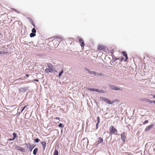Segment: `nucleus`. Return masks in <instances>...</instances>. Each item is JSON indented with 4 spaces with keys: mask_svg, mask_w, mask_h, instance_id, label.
I'll return each mask as SVG.
<instances>
[{
    "mask_svg": "<svg viewBox=\"0 0 155 155\" xmlns=\"http://www.w3.org/2000/svg\"><path fill=\"white\" fill-rule=\"evenodd\" d=\"M47 66L48 69L47 68L45 70L46 72H51L52 71H54V69L53 68V66L50 63H48Z\"/></svg>",
    "mask_w": 155,
    "mask_h": 155,
    "instance_id": "nucleus-1",
    "label": "nucleus"
},
{
    "mask_svg": "<svg viewBox=\"0 0 155 155\" xmlns=\"http://www.w3.org/2000/svg\"><path fill=\"white\" fill-rule=\"evenodd\" d=\"M54 38L52 40V41L54 43L55 42H57L56 44H58V43H59L60 41V39L61 38L60 37H58L57 36L53 37L51 38H49V39L50 40L51 39Z\"/></svg>",
    "mask_w": 155,
    "mask_h": 155,
    "instance_id": "nucleus-2",
    "label": "nucleus"
},
{
    "mask_svg": "<svg viewBox=\"0 0 155 155\" xmlns=\"http://www.w3.org/2000/svg\"><path fill=\"white\" fill-rule=\"evenodd\" d=\"M109 131L111 134H113L117 132V130L113 126H111L110 127Z\"/></svg>",
    "mask_w": 155,
    "mask_h": 155,
    "instance_id": "nucleus-3",
    "label": "nucleus"
},
{
    "mask_svg": "<svg viewBox=\"0 0 155 155\" xmlns=\"http://www.w3.org/2000/svg\"><path fill=\"white\" fill-rule=\"evenodd\" d=\"M82 142L84 146L87 147L89 143V141L87 138H84L82 140Z\"/></svg>",
    "mask_w": 155,
    "mask_h": 155,
    "instance_id": "nucleus-4",
    "label": "nucleus"
},
{
    "mask_svg": "<svg viewBox=\"0 0 155 155\" xmlns=\"http://www.w3.org/2000/svg\"><path fill=\"white\" fill-rule=\"evenodd\" d=\"M100 99L104 102L107 103L109 104H112V103H111L110 101L108 99H107L105 97H100Z\"/></svg>",
    "mask_w": 155,
    "mask_h": 155,
    "instance_id": "nucleus-5",
    "label": "nucleus"
},
{
    "mask_svg": "<svg viewBox=\"0 0 155 155\" xmlns=\"http://www.w3.org/2000/svg\"><path fill=\"white\" fill-rule=\"evenodd\" d=\"M15 148L17 150H19L22 152H25V149L24 148H23L22 147L18 146L17 145H15Z\"/></svg>",
    "mask_w": 155,
    "mask_h": 155,
    "instance_id": "nucleus-6",
    "label": "nucleus"
},
{
    "mask_svg": "<svg viewBox=\"0 0 155 155\" xmlns=\"http://www.w3.org/2000/svg\"><path fill=\"white\" fill-rule=\"evenodd\" d=\"M19 90L20 92L24 93L29 90V87H26L24 88L21 87L19 89Z\"/></svg>",
    "mask_w": 155,
    "mask_h": 155,
    "instance_id": "nucleus-7",
    "label": "nucleus"
},
{
    "mask_svg": "<svg viewBox=\"0 0 155 155\" xmlns=\"http://www.w3.org/2000/svg\"><path fill=\"white\" fill-rule=\"evenodd\" d=\"M121 139L123 141H125L126 138V133L123 132L120 134Z\"/></svg>",
    "mask_w": 155,
    "mask_h": 155,
    "instance_id": "nucleus-8",
    "label": "nucleus"
},
{
    "mask_svg": "<svg viewBox=\"0 0 155 155\" xmlns=\"http://www.w3.org/2000/svg\"><path fill=\"white\" fill-rule=\"evenodd\" d=\"M110 89L112 90H114L115 91H122V89L118 87H117L115 86H113V85H111L110 87Z\"/></svg>",
    "mask_w": 155,
    "mask_h": 155,
    "instance_id": "nucleus-9",
    "label": "nucleus"
},
{
    "mask_svg": "<svg viewBox=\"0 0 155 155\" xmlns=\"http://www.w3.org/2000/svg\"><path fill=\"white\" fill-rule=\"evenodd\" d=\"M78 38H79V42L80 43H81L80 45L82 47H84L85 45V44L82 38L79 37H78Z\"/></svg>",
    "mask_w": 155,
    "mask_h": 155,
    "instance_id": "nucleus-10",
    "label": "nucleus"
},
{
    "mask_svg": "<svg viewBox=\"0 0 155 155\" xmlns=\"http://www.w3.org/2000/svg\"><path fill=\"white\" fill-rule=\"evenodd\" d=\"M142 101L143 102H146L150 104H152V100H151L148 98H143L142 99Z\"/></svg>",
    "mask_w": 155,
    "mask_h": 155,
    "instance_id": "nucleus-11",
    "label": "nucleus"
},
{
    "mask_svg": "<svg viewBox=\"0 0 155 155\" xmlns=\"http://www.w3.org/2000/svg\"><path fill=\"white\" fill-rule=\"evenodd\" d=\"M154 126L153 124H151L148 127H147L145 129V131H147L151 129Z\"/></svg>",
    "mask_w": 155,
    "mask_h": 155,
    "instance_id": "nucleus-12",
    "label": "nucleus"
},
{
    "mask_svg": "<svg viewBox=\"0 0 155 155\" xmlns=\"http://www.w3.org/2000/svg\"><path fill=\"white\" fill-rule=\"evenodd\" d=\"M35 147V145L34 144L31 145L30 143L29 144V149L31 152L32 151V149Z\"/></svg>",
    "mask_w": 155,
    "mask_h": 155,
    "instance_id": "nucleus-13",
    "label": "nucleus"
},
{
    "mask_svg": "<svg viewBox=\"0 0 155 155\" xmlns=\"http://www.w3.org/2000/svg\"><path fill=\"white\" fill-rule=\"evenodd\" d=\"M88 89L89 91L93 92L94 91L96 92H97L98 91V89H97L88 88Z\"/></svg>",
    "mask_w": 155,
    "mask_h": 155,
    "instance_id": "nucleus-14",
    "label": "nucleus"
},
{
    "mask_svg": "<svg viewBox=\"0 0 155 155\" xmlns=\"http://www.w3.org/2000/svg\"><path fill=\"white\" fill-rule=\"evenodd\" d=\"M104 46L99 45L98 46L97 49L99 50H103L104 49Z\"/></svg>",
    "mask_w": 155,
    "mask_h": 155,
    "instance_id": "nucleus-15",
    "label": "nucleus"
},
{
    "mask_svg": "<svg viewBox=\"0 0 155 155\" xmlns=\"http://www.w3.org/2000/svg\"><path fill=\"white\" fill-rule=\"evenodd\" d=\"M103 138L99 137L98 138V140L97 141V142L98 143H102L103 142Z\"/></svg>",
    "mask_w": 155,
    "mask_h": 155,
    "instance_id": "nucleus-16",
    "label": "nucleus"
},
{
    "mask_svg": "<svg viewBox=\"0 0 155 155\" xmlns=\"http://www.w3.org/2000/svg\"><path fill=\"white\" fill-rule=\"evenodd\" d=\"M38 150V148H35L33 151V154L34 155H36L37 153Z\"/></svg>",
    "mask_w": 155,
    "mask_h": 155,
    "instance_id": "nucleus-17",
    "label": "nucleus"
},
{
    "mask_svg": "<svg viewBox=\"0 0 155 155\" xmlns=\"http://www.w3.org/2000/svg\"><path fill=\"white\" fill-rule=\"evenodd\" d=\"M30 22L31 24L34 27V28L35 27V25L34 23L33 20L32 19H30Z\"/></svg>",
    "mask_w": 155,
    "mask_h": 155,
    "instance_id": "nucleus-18",
    "label": "nucleus"
},
{
    "mask_svg": "<svg viewBox=\"0 0 155 155\" xmlns=\"http://www.w3.org/2000/svg\"><path fill=\"white\" fill-rule=\"evenodd\" d=\"M90 74L91 75L93 74L95 76H97V72L94 71H91Z\"/></svg>",
    "mask_w": 155,
    "mask_h": 155,
    "instance_id": "nucleus-19",
    "label": "nucleus"
},
{
    "mask_svg": "<svg viewBox=\"0 0 155 155\" xmlns=\"http://www.w3.org/2000/svg\"><path fill=\"white\" fill-rule=\"evenodd\" d=\"M122 55H123V56L125 57L127 55V54L126 51H123L122 52Z\"/></svg>",
    "mask_w": 155,
    "mask_h": 155,
    "instance_id": "nucleus-20",
    "label": "nucleus"
},
{
    "mask_svg": "<svg viewBox=\"0 0 155 155\" xmlns=\"http://www.w3.org/2000/svg\"><path fill=\"white\" fill-rule=\"evenodd\" d=\"M64 72V71L63 69H62L61 71L58 74V77H60L61 75L63 74Z\"/></svg>",
    "mask_w": 155,
    "mask_h": 155,
    "instance_id": "nucleus-21",
    "label": "nucleus"
},
{
    "mask_svg": "<svg viewBox=\"0 0 155 155\" xmlns=\"http://www.w3.org/2000/svg\"><path fill=\"white\" fill-rule=\"evenodd\" d=\"M36 35V34L35 33H31L30 34V36L31 38L33 37H35Z\"/></svg>",
    "mask_w": 155,
    "mask_h": 155,
    "instance_id": "nucleus-22",
    "label": "nucleus"
},
{
    "mask_svg": "<svg viewBox=\"0 0 155 155\" xmlns=\"http://www.w3.org/2000/svg\"><path fill=\"white\" fill-rule=\"evenodd\" d=\"M58 151L57 150H55L54 153V155H58Z\"/></svg>",
    "mask_w": 155,
    "mask_h": 155,
    "instance_id": "nucleus-23",
    "label": "nucleus"
},
{
    "mask_svg": "<svg viewBox=\"0 0 155 155\" xmlns=\"http://www.w3.org/2000/svg\"><path fill=\"white\" fill-rule=\"evenodd\" d=\"M40 141V140L38 138L35 139L34 140V142L36 143H38Z\"/></svg>",
    "mask_w": 155,
    "mask_h": 155,
    "instance_id": "nucleus-24",
    "label": "nucleus"
},
{
    "mask_svg": "<svg viewBox=\"0 0 155 155\" xmlns=\"http://www.w3.org/2000/svg\"><path fill=\"white\" fill-rule=\"evenodd\" d=\"M41 144L42 145L43 147L45 146H46V143L45 141L41 142Z\"/></svg>",
    "mask_w": 155,
    "mask_h": 155,
    "instance_id": "nucleus-25",
    "label": "nucleus"
},
{
    "mask_svg": "<svg viewBox=\"0 0 155 155\" xmlns=\"http://www.w3.org/2000/svg\"><path fill=\"white\" fill-rule=\"evenodd\" d=\"M33 42L32 41H31L30 42H29L28 43H26V45L31 46L33 44Z\"/></svg>",
    "mask_w": 155,
    "mask_h": 155,
    "instance_id": "nucleus-26",
    "label": "nucleus"
},
{
    "mask_svg": "<svg viewBox=\"0 0 155 155\" xmlns=\"http://www.w3.org/2000/svg\"><path fill=\"white\" fill-rule=\"evenodd\" d=\"M13 138L14 140H15V139L17 137V135L15 133H13Z\"/></svg>",
    "mask_w": 155,
    "mask_h": 155,
    "instance_id": "nucleus-27",
    "label": "nucleus"
},
{
    "mask_svg": "<svg viewBox=\"0 0 155 155\" xmlns=\"http://www.w3.org/2000/svg\"><path fill=\"white\" fill-rule=\"evenodd\" d=\"M58 126L60 127H61L62 128L64 127V125L61 123H60L58 125Z\"/></svg>",
    "mask_w": 155,
    "mask_h": 155,
    "instance_id": "nucleus-28",
    "label": "nucleus"
},
{
    "mask_svg": "<svg viewBox=\"0 0 155 155\" xmlns=\"http://www.w3.org/2000/svg\"><path fill=\"white\" fill-rule=\"evenodd\" d=\"M84 69L85 70L87 71L88 73L89 74H91V71L88 68H84Z\"/></svg>",
    "mask_w": 155,
    "mask_h": 155,
    "instance_id": "nucleus-29",
    "label": "nucleus"
},
{
    "mask_svg": "<svg viewBox=\"0 0 155 155\" xmlns=\"http://www.w3.org/2000/svg\"><path fill=\"white\" fill-rule=\"evenodd\" d=\"M98 92L99 93H106V91H104L102 90H98Z\"/></svg>",
    "mask_w": 155,
    "mask_h": 155,
    "instance_id": "nucleus-30",
    "label": "nucleus"
},
{
    "mask_svg": "<svg viewBox=\"0 0 155 155\" xmlns=\"http://www.w3.org/2000/svg\"><path fill=\"white\" fill-rule=\"evenodd\" d=\"M28 106V105H26L25 106H24V107H23L22 109H21V112H22L24 110V109L27 108Z\"/></svg>",
    "mask_w": 155,
    "mask_h": 155,
    "instance_id": "nucleus-31",
    "label": "nucleus"
},
{
    "mask_svg": "<svg viewBox=\"0 0 155 155\" xmlns=\"http://www.w3.org/2000/svg\"><path fill=\"white\" fill-rule=\"evenodd\" d=\"M31 31L32 33H33L35 34L36 31V29L35 28H34L32 29L31 30Z\"/></svg>",
    "mask_w": 155,
    "mask_h": 155,
    "instance_id": "nucleus-32",
    "label": "nucleus"
},
{
    "mask_svg": "<svg viewBox=\"0 0 155 155\" xmlns=\"http://www.w3.org/2000/svg\"><path fill=\"white\" fill-rule=\"evenodd\" d=\"M108 50V49L105 46L104 47V49H103V51H107Z\"/></svg>",
    "mask_w": 155,
    "mask_h": 155,
    "instance_id": "nucleus-33",
    "label": "nucleus"
},
{
    "mask_svg": "<svg viewBox=\"0 0 155 155\" xmlns=\"http://www.w3.org/2000/svg\"><path fill=\"white\" fill-rule=\"evenodd\" d=\"M97 76H104V74H102L101 73H97Z\"/></svg>",
    "mask_w": 155,
    "mask_h": 155,
    "instance_id": "nucleus-34",
    "label": "nucleus"
},
{
    "mask_svg": "<svg viewBox=\"0 0 155 155\" xmlns=\"http://www.w3.org/2000/svg\"><path fill=\"white\" fill-rule=\"evenodd\" d=\"M6 52H4L3 51H0V54H6Z\"/></svg>",
    "mask_w": 155,
    "mask_h": 155,
    "instance_id": "nucleus-35",
    "label": "nucleus"
},
{
    "mask_svg": "<svg viewBox=\"0 0 155 155\" xmlns=\"http://www.w3.org/2000/svg\"><path fill=\"white\" fill-rule=\"evenodd\" d=\"M97 122L100 123V118L99 116H98L97 118Z\"/></svg>",
    "mask_w": 155,
    "mask_h": 155,
    "instance_id": "nucleus-36",
    "label": "nucleus"
},
{
    "mask_svg": "<svg viewBox=\"0 0 155 155\" xmlns=\"http://www.w3.org/2000/svg\"><path fill=\"white\" fill-rule=\"evenodd\" d=\"M148 122V121L147 120H145L143 122V124H145L147 123Z\"/></svg>",
    "mask_w": 155,
    "mask_h": 155,
    "instance_id": "nucleus-37",
    "label": "nucleus"
},
{
    "mask_svg": "<svg viewBox=\"0 0 155 155\" xmlns=\"http://www.w3.org/2000/svg\"><path fill=\"white\" fill-rule=\"evenodd\" d=\"M99 123L97 122L96 124V130H97L98 128V125Z\"/></svg>",
    "mask_w": 155,
    "mask_h": 155,
    "instance_id": "nucleus-38",
    "label": "nucleus"
},
{
    "mask_svg": "<svg viewBox=\"0 0 155 155\" xmlns=\"http://www.w3.org/2000/svg\"><path fill=\"white\" fill-rule=\"evenodd\" d=\"M12 10H13L15 12H16L18 13V12L14 8H12Z\"/></svg>",
    "mask_w": 155,
    "mask_h": 155,
    "instance_id": "nucleus-39",
    "label": "nucleus"
},
{
    "mask_svg": "<svg viewBox=\"0 0 155 155\" xmlns=\"http://www.w3.org/2000/svg\"><path fill=\"white\" fill-rule=\"evenodd\" d=\"M125 57V59L124 60V61H126V60H128V57H127V55Z\"/></svg>",
    "mask_w": 155,
    "mask_h": 155,
    "instance_id": "nucleus-40",
    "label": "nucleus"
},
{
    "mask_svg": "<svg viewBox=\"0 0 155 155\" xmlns=\"http://www.w3.org/2000/svg\"><path fill=\"white\" fill-rule=\"evenodd\" d=\"M25 144L26 145V146L27 147V148H29V143H25Z\"/></svg>",
    "mask_w": 155,
    "mask_h": 155,
    "instance_id": "nucleus-41",
    "label": "nucleus"
},
{
    "mask_svg": "<svg viewBox=\"0 0 155 155\" xmlns=\"http://www.w3.org/2000/svg\"><path fill=\"white\" fill-rule=\"evenodd\" d=\"M112 59L111 60V62H110L111 63H113L114 62H115V61L116 60H115V59Z\"/></svg>",
    "mask_w": 155,
    "mask_h": 155,
    "instance_id": "nucleus-42",
    "label": "nucleus"
},
{
    "mask_svg": "<svg viewBox=\"0 0 155 155\" xmlns=\"http://www.w3.org/2000/svg\"><path fill=\"white\" fill-rule=\"evenodd\" d=\"M26 41H23L22 42V43L25 45H26Z\"/></svg>",
    "mask_w": 155,
    "mask_h": 155,
    "instance_id": "nucleus-43",
    "label": "nucleus"
},
{
    "mask_svg": "<svg viewBox=\"0 0 155 155\" xmlns=\"http://www.w3.org/2000/svg\"><path fill=\"white\" fill-rule=\"evenodd\" d=\"M112 58H113V59H115V60H119L120 59L119 58H114V57H112Z\"/></svg>",
    "mask_w": 155,
    "mask_h": 155,
    "instance_id": "nucleus-44",
    "label": "nucleus"
},
{
    "mask_svg": "<svg viewBox=\"0 0 155 155\" xmlns=\"http://www.w3.org/2000/svg\"><path fill=\"white\" fill-rule=\"evenodd\" d=\"M8 140L10 141H12L15 140L13 138L8 139Z\"/></svg>",
    "mask_w": 155,
    "mask_h": 155,
    "instance_id": "nucleus-45",
    "label": "nucleus"
},
{
    "mask_svg": "<svg viewBox=\"0 0 155 155\" xmlns=\"http://www.w3.org/2000/svg\"><path fill=\"white\" fill-rule=\"evenodd\" d=\"M150 95H151L152 96H153V97L154 98H155V95L154 94H150Z\"/></svg>",
    "mask_w": 155,
    "mask_h": 155,
    "instance_id": "nucleus-46",
    "label": "nucleus"
},
{
    "mask_svg": "<svg viewBox=\"0 0 155 155\" xmlns=\"http://www.w3.org/2000/svg\"><path fill=\"white\" fill-rule=\"evenodd\" d=\"M124 59V58L123 57H122L120 59V61H122Z\"/></svg>",
    "mask_w": 155,
    "mask_h": 155,
    "instance_id": "nucleus-47",
    "label": "nucleus"
},
{
    "mask_svg": "<svg viewBox=\"0 0 155 155\" xmlns=\"http://www.w3.org/2000/svg\"><path fill=\"white\" fill-rule=\"evenodd\" d=\"M54 119H56V120H59V119H60L59 117H56V118H54Z\"/></svg>",
    "mask_w": 155,
    "mask_h": 155,
    "instance_id": "nucleus-48",
    "label": "nucleus"
},
{
    "mask_svg": "<svg viewBox=\"0 0 155 155\" xmlns=\"http://www.w3.org/2000/svg\"><path fill=\"white\" fill-rule=\"evenodd\" d=\"M34 81H37V82H38L39 81V80L38 79H34L33 80Z\"/></svg>",
    "mask_w": 155,
    "mask_h": 155,
    "instance_id": "nucleus-49",
    "label": "nucleus"
},
{
    "mask_svg": "<svg viewBox=\"0 0 155 155\" xmlns=\"http://www.w3.org/2000/svg\"><path fill=\"white\" fill-rule=\"evenodd\" d=\"M99 143H98L97 142V143L95 144V146L96 147H97L98 146Z\"/></svg>",
    "mask_w": 155,
    "mask_h": 155,
    "instance_id": "nucleus-50",
    "label": "nucleus"
},
{
    "mask_svg": "<svg viewBox=\"0 0 155 155\" xmlns=\"http://www.w3.org/2000/svg\"><path fill=\"white\" fill-rule=\"evenodd\" d=\"M153 103L154 104H155V101L152 100V104Z\"/></svg>",
    "mask_w": 155,
    "mask_h": 155,
    "instance_id": "nucleus-51",
    "label": "nucleus"
},
{
    "mask_svg": "<svg viewBox=\"0 0 155 155\" xmlns=\"http://www.w3.org/2000/svg\"><path fill=\"white\" fill-rule=\"evenodd\" d=\"M29 76V74H26V75H25V76L27 77H28Z\"/></svg>",
    "mask_w": 155,
    "mask_h": 155,
    "instance_id": "nucleus-52",
    "label": "nucleus"
},
{
    "mask_svg": "<svg viewBox=\"0 0 155 155\" xmlns=\"http://www.w3.org/2000/svg\"><path fill=\"white\" fill-rule=\"evenodd\" d=\"M45 147L46 146H45L43 147V148L44 150H45Z\"/></svg>",
    "mask_w": 155,
    "mask_h": 155,
    "instance_id": "nucleus-53",
    "label": "nucleus"
},
{
    "mask_svg": "<svg viewBox=\"0 0 155 155\" xmlns=\"http://www.w3.org/2000/svg\"><path fill=\"white\" fill-rule=\"evenodd\" d=\"M60 110H61V111H64V109L63 108H61L60 109Z\"/></svg>",
    "mask_w": 155,
    "mask_h": 155,
    "instance_id": "nucleus-54",
    "label": "nucleus"
},
{
    "mask_svg": "<svg viewBox=\"0 0 155 155\" xmlns=\"http://www.w3.org/2000/svg\"><path fill=\"white\" fill-rule=\"evenodd\" d=\"M21 113V112H19V113H18V114H19H19H20Z\"/></svg>",
    "mask_w": 155,
    "mask_h": 155,
    "instance_id": "nucleus-55",
    "label": "nucleus"
},
{
    "mask_svg": "<svg viewBox=\"0 0 155 155\" xmlns=\"http://www.w3.org/2000/svg\"><path fill=\"white\" fill-rule=\"evenodd\" d=\"M127 155H133V154H128Z\"/></svg>",
    "mask_w": 155,
    "mask_h": 155,
    "instance_id": "nucleus-56",
    "label": "nucleus"
},
{
    "mask_svg": "<svg viewBox=\"0 0 155 155\" xmlns=\"http://www.w3.org/2000/svg\"><path fill=\"white\" fill-rule=\"evenodd\" d=\"M1 78L0 77V80H1Z\"/></svg>",
    "mask_w": 155,
    "mask_h": 155,
    "instance_id": "nucleus-57",
    "label": "nucleus"
},
{
    "mask_svg": "<svg viewBox=\"0 0 155 155\" xmlns=\"http://www.w3.org/2000/svg\"><path fill=\"white\" fill-rule=\"evenodd\" d=\"M111 65H112V64L111 63Z\"/></svg>",
    "mask_w": 155,
    "mask_h": 155,
    "instance_id": "nucleus-58",
    "label": "nucleus"
}]
</instances>
